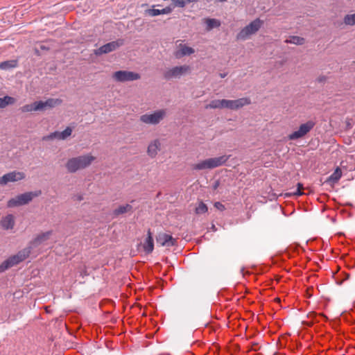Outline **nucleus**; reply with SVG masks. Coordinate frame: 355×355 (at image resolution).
<instances>
[{
    "label": "nucleus",
    "instance_id": "obj_24",
    "mask_svg": "<svg viewBox=\"0 0 355 355\" xmlns=\"http://www.w3.org/2000/svg\"><path fill=\"white\" fill-rule=\"evenodd\" d=\"M286 44H293L296 45H302L305 42V39L299 36H290L285 40Z\"/></svg>",
    "mask_w": 355,
    "mask_h": 355
},
{
    "label": "nucleus",
    "instance_id": "obj_38",
    "mask_svg": "<svg viewBox=\"0 0 355 355\" xmlns=\"http://www.w3.org/2000/svg\"><path fill=\"white\" fill-rule=\"evenodd\" d=\"M312 291H313V288L312 287L306 288V296L308 297H311L312 296V293H311Z\"/></svg>",
    "mask_w": 355,
    "mask_h": 355
},
{
    "label": "nucleus",
    "instance_id": "obj_31",
    "mask_svg": "<svg viewBox=\"0 0 355 355\" xmlns=\"http://www.w3.org/2000/svg\"><path fill=\"white\" fill-rule=\"evenodd\" d=\"M17 66V61L15 60H8L4 61L0 63V69H8L10 68H14Z\"/></svg>",
    "mask_w": 355,
    "mask_h": 355
},
{
    "label": "nucleus",
    "instance_id": "obj_19",
    "mask_svg": "<svg viewBox=\"0 0 355 355\" xmlns=\"http://www.w3.org/2000/svg\"><path fill=\"white\" fill-rule=\"evenodd\" d=\"M52 234H53L52 230L40 233L35 237V239L32 241V243L35 245H40L42 243L47 241L50 238V236H51Z\"/></svg>",
    "mask_w": 355,
    "mask_h": 355
},
{
    "label": "nucleus",
    "instance_id": "obj_36",
    "mask_svg": "<svg viewBox=\"0 0 355 355\" xmlns=\"http://www.w3.org/2000/svg\"><path fill=\"white\" fill-rule=\"evenodd\" d=\"M174 7L183 8L186 6L187 1L184 0H173Z\"/></svg>",
    "mask_w": 355,
    "mask_h": 355
},
{
    "label": "nucleus",
    "instance_id": "obj_28",
    "mask_svg": "<svg viewBox=\"0 0 355 355\" xmlns=\"http://www.w3.org/2000/svg\"><path fill=\"white\" fill-rule=\"evenodd\" d=\"M132 209V207L130 205L127 204L125 205H121V206H119L117 209H114V214L116 216H118V215L128 212V211H131Z\"/></svg>",
    "mask_w": 355,
    "mask_h": 355
},
{
    "label": "nucleus",
    "instance_id": "obj_37",
    "mask_svg": "<svg viewBox=\"0 0 355 355\" xmlns=\"http://www.w3.org/2000/svg\"><path fill=\"white\" fill-rule=\"evenodd\" d=\"M214 205L218 210L220 211H223L225 209V205L220 202H216Z\"/></svg>",
    "mask_w": 355,
    "mask_h": 355
},
{
    "label": "nucleus",
    "instance_id": "obj_29",
    "mask_svg": "<svg viewBox=\"0 0 355 355\" xmlns=\"http://www.w3.org/2000/svg\"><path fill=\"white\" fill-rule=\"evenodd\" d=\"M343 22L347 26L355 25V12L346 15L343 18Z\"/></svg>",
    "mask_w": 355,
    "mask_h": 355
},
{
    "label": "nucleus",
    "instance_id": "obj_21",
    "mask_svg": "<svg viewBox=\"0 0 355 355\" xmlns=\"http://www.w3.org/2000/svg\"><path fill=\"white\" fill-rule=\"evenodd\" d=\"M173 8L170 6L166 7L162 10L159 9H149L146 10L148 15L151 17L157 16L159 15L169 14L172 12Z\"/></svg>",
    "mask_w": 355,
    "mask_h": 355
},
{
    "label": "nucleus",
    "instance_id": "obj_3",
    "mask_svg": "<svg viewBox=\"0 0 355 355\" xmlns=\"http://www.w3.org/2000/svg\"><path fill=\"white\" fill-rule=\"evenodd\" d=\"M166 116V110L160 109L150 113L141 115L139 121L148 125H157Z\"/></svg>",
    "mask_w": 355,
    "mask_h": 355
},
{
    "label": "nucleus",
    "instance_id": "obj_27",
    "mask_svg": "<svg viewBox=\"0 0 355 355\" xmlns=\"http://www.w3.org/2000/svg\"><path fill=\"white\" fill-rule=\"evenodd\" d=\"M304 189V188L303 184L301 183H298L297 188L295 191L286 193L285 196L287 197L300 196L304 194V192H303Z\"/></svg>",
    "mask_w": 355,
    "mask_h": 355
},
{
    "label": "nucleus",
    "instance_id": "obj_15",
    "mask_svg": "<svg viewBox=\"0 0 355 355\" xmlns=\"http://www.w3.org/2000/svg\"><path fill=\"white\" fill-rule=\"evenodd\" d=\"M195 53V50L184 44L180 43L177 45V49L174 52L176 58L180 59L186 55H190Z\"/></svg>",
    "mask_w": 355,
    "mask_h": 355
},
{
    "label": "nucleus",
    "instance_id": "obj_11",
    "mask_svg": "<svg viewBox=\"0 0 355 355\" xmlns=\"http://www.w3.org/2000/svg\"><path fill=\"white\" fill-rule=\"evenodd\" d=\"M251 101L249 98L244 97L236 100H227L224 99V108L230 110H238L245 105H250Z\"/></svg>",
    "mask_w": 355,
    "mask_h": 355
},
{
    "label": "nucleus",
    "instance_id": "obj_14",
    "mask_svg": "<svg viewBox=\"0 0 355 355\" xmlns=\"http://www.w3.org/2000/svg\"><path fill=\"white\" fill-rule=\"evenodd\" d=\"M25 178V175L21 172L12 171L4 175L0 178V184H6L9 182H16Z\"/></svg>",
    "mask_w": 355,
    "mask_h": 355
},
{
    "label": "nucleus",
    "instance_id": "obj_10",
    "mask_svg": "<svg viewBox=\"0 0 355 355\" xmlns=\"http://www.w3.org/2000/svg\"><path fill=\"white\" fill-rule=\"evenodd\" d=\"M224 158L225 157H218L207 159L193 165V168L196 170H203L216 168L222 165L226 161Z\"/></svg>",
    "mask_w": 355,
    "mask_h": 355
},
{
    "label": "nucleus",
    "instance_id": "obj_33",
    "mask_svg": "<svg viewBox=\"0 0 355 355\" xmlns=\"http://www.w3.org/2000/svg\"><path fill=\"white\" fill-rule=\"evenodd\" d=\"M20 110L21 111V112L24 113L36 112L35 102L31 104H26L23 105L20 108Z\"/></svg>",
    "mask_w": 355,
    "mask_h": 355
},
{
    "label": "nucleus",
    "instance_id": "obj_32",
    "mask_svg": "<svg viewBox=\"0 0 355 355\" xmlns=\"http://www.w3.org/2000/svg\"><path fill=\"white\" fill-rule=\"evenodd\" d=\"M208 207L207 206L202 202L200 201L198 205L196 207L195 212L196 214H201L207 212Z\"/></svg>",
    "mask_w": 355,
    "mask_h": 355
},
{
    "label": "nucleus",
    "instance_id": "obj_9",
    "mask_svg": "<svg viewBox=\"0 0 355 355\" xmlns=\"http://www.w3.org/2000/svg\"><path fill=\"white\" fill-rule=\"evenodd\" d=\"M315 126V123L313 121H308L300 125L299 128L289 134L287 137L288 140H296L304 137L308 134Z\"/></svg>",
    "mask_w": 355,
    "mask_h": 355
},
{
    "label": "nucleus",
    "instance_id": "obj_7",
    "mask_svg": "<svg viewBox=\"0 0 355 355\" xmlns=\"http://www.w3.org/2000/svg\"><path fill=\"white\" fill-rule=\"evenodd\" d=\"M112 77L115 81L120 83L134 81L141 78V76L139 73L134 71L125 70L115 71L112 73Z\"/></svg>",
    "mask_w": 355,
    "mask_h": 355
},
{
    "label": "nucleus",
    "instance_id": "obj_12",
    "mask_svg": "<svg viewBox=\"0 0 355 355\" xmlns=\"http://www.w3.org/2000/svg\"><path fill=\"white\" fill-rule=\"evenodd\" d=\"M123 44V42L121 40L109 42L106 44L103 45L98 49L95 50L94 53L96 55H101L103 53H107L112 52V51L116 50L117 48H119Z\"/></svg>",
    "mask_w": 355,
    "mask_h": 355
},
{
    "label": "nucleus",
    "instance_id": "obj_43",
    "mask_svg": "<svg viewBox=\"0 0 355 355\" xmlns=\"http://www.w3.org/2000/svg\"><path fill=\"white\" fill-rule=\"evenodd\" d=\"M347 125L348 128H352L351 123L349 122L347 123Z\"/></svg>",
    "mask_w": 355,
    "mask_h": 355
},
{
    "label": "nucleus",
    "instance_id": "obj_44",
    "mask_svg": "<svg viewBox=\"0 0 355 355\" xmlns=\"http://www.w3.org/2000/svg\"><path fill=\"white\" fill-rule=\"evenodd\" d=\"M277 302H280V299L279 297L275 298V300Z\"/></svg>",
    "mask_w": 355,
    "mask_h": 355
},
{
    "label": "nucleus",
    "instance_id": "obj_2",
    "mask_svg": "<svg viewBox=\"0 0 355 355\" xmlns=\"http://www.w3.org/2000/svg\"><path fill=\"white\" fill-rule=\"evenodd\" d=\"M30 250L24 249L19 251L17 254L10 257L0 265V272L18 264L25 260L30 254Z\"/></svg>",
    "mask_w": 355,
    "mask_h": 355
},
{
    "label": "nucleus",
    "instance_id": "obj_5",
    "mask_svg": "<svg viewBox=\"0 0 355 355\" xmlns=\"http://www.w3.org/2000/svg\"><path fill=\"white\" fill-rule=\"evenodd\" d=\"M41 191L36 192H27L21 195L17 196L15 198L10 199L8 202V207H13L17 206H20L23 205H26L30 201L33 200L34 197L38 196L40 195Z\"/></svg>",
    "mask_w": 355,
    "mask_h": 355
},
{
    "label": "nucleus",
    "instance_id": "obj_42",
    "mask_svg": "<svg viewBox=\"0 0 355 355\" xmlns=\"http://www.w3.org/2000/svg\"><path fill=\"white\" fill-rule=\"evenodd\" d=\"M77 200H79V201L82 200H83L82 196H77Z\"/></svg>",
    "mask_w": 355,
    "mask_h": 355
},
{
    "label": "nucleus",
    "instance_id": "obj_1",
    "mask_svg": "<svg viewBox=\"0 0 355 355\" xmlns=\"http://www.w3.org/2000/svg\"><path fill=\"white\" fill-rule=\"evenodd\" d=\"M263 24V21L259 18L255 19L240 31L236 35V39L243 41L248 40L259 31Z\"/></svg>",
    "mask_w": 355,
    "mask_h": 355
},
{
    "label": "nucleus",
    "instance_id": "obj_34",
    "mask_svg": "<svg viewBox=\"0 0 355 355\" xmlns=\"http://www.w3.org/2000/svg\"><path fill=\"white\" fill-rule=\"evenodd\" d=\"M206 23L209 29L217 28L220 26V21L215 19H207Z\"/></svg>",
    "mask_w": 355,
    "mask_h": 355
},
{
    "label": "nucleus",
    "instance_id": "obj_13",
    "mask_svg": "<svg viewBox=\"0 0 355 355\" xmlns=\"http://www.w3.org/2000/svg\"><path fill=\"white\" fill-rule=\"evenodd\" d=\"M157 241L162 246L172 247L177 244V240L166 233H159L156 237Z\"/></svg>",
    "mask_w": 355,
    "mask_h": 355
},
{
    "label": "nucleus",
    "instance_id": "obj_18",
    "mask_svg": "<svg viewBox=\"0 0 355 355\" xmlns=\"http://www.w3.org/2000/svg\"><path fill=\"white\" fill-rule=\"evenodd\" d=\"M142 246L144 252L147 254L151 253L154 250V241L150 229H148L147 231V237L143 243Z\"/></svg>",
    "mask_w": 355,
    "mask_h": 355
},
{
    "label": "nucleus",
    "instance_id": "obj_6",
    "mask_svg": "<svg viewBox=\"0 0 355 355\" xmlns=\"http://www.w3.org/2000/svg\"><path fill=\"white\" fill-rule=\"evenodd\" d=\"M73 127L67 126L63 131H55L42 138L43 141H64L68 139L72 134Z\"/></svg>",
    "mask_w": 355,
    "mask_h": 355
},
{
    "label": "nucleus",
    "instance_id": "obj_4",
    "mask_svg": "<svg viewBox=\"0 0 355 355\" xmlns=\"http://www.w3.org/2000/svg\"><path fill=\"white\" fill-rule=\"evenodd\" d=\"M94 159V157H76L70 159L67 163V168L69 172H75L89 166Z\"/></svg>",
    "mask_w": 355,
    "mask_h": 355
},
{
    "label": "nucleus",
    "instance_id": "obj_26",
    "mask_svg": "<svg viewBox=\"0 0 355 355\" xmlns=\"http://www.w3.org/2000/svg\"><path fill=\"white\" fill-rule=\"evenodd\" d=\"M46 109L53 108L62 103V100L59 98H48L44 101Z\"/></svg>",
    "mask_w": 355,
    "mask_h": 355
},
{
    "label": "nucleus",
    "instance_id": "obj_8",
    "mask_svg": "<svg viewBox=\"0 0 355 355\" xmlns=\"http://www.w3.org/2000/svg\"><path fill=\"white\" fill-rule=\"evenodd\" d=\"M191 72V67L189 65L184 64L173 67L164 72V76L166 79L180 78L182 76L188 74Z\"/></svg>",
    "mask_w": 355,
    "mask_h": 355
},
{
    "label": "nucleus",
    "instance_id": "obj_30",
    "mask_svg": "<svg viewBox=\"0 0 355 355\" xmlns=\"http://www.w3.org/2000/svg\"><path fill=\"white\" fill-rule=\"evenodd\" d=\"M318 316H323V314H319L318 315L316 313H314V312H312V313H310L309 315H308L309 318L311 319L310 321H307V322H304L303 323L305 324L306 325H307L308 327H311L315 322H318V320H317V318Z\"/></svg>",
    "mask_w": 355,
    "mask_h": 355
},
{
    "label": "nucleus",
    "instance_id": "obj_25",
    "mask_svg": "<svg viewBox=\"0 0 355 355\" xmlns=\"http://www.w3.org/2000/svg\"><path fill=\"white\" fill-rule=\"evenodd\" d=\"M15 101V98L9 96L0 98V108H5L9 105H13Z\"/></svg>",
    "mask_w": 355,
    "mask_h": 355
},
{
    "label": "nucleus",
    "instance_id": "obj_23",
    "mask_svg": "<svg viewBox=\"0 0 355 355\" xmlns=\"http://www.w3.org/2000/svg\"><path fill=\"white\" fill-rule=\"evenodd\" d=\"M224 99L212 100L209 104L205 105V109H223Z\"/></svg>",
    "mask_w": 355,
    "mask_h": 355
},
{
    "label": "nucleus",
    "instance_id": "obj_22",
    "mask_svg": "<svg viewBox=\"0 0 355 355\" xmlns=\"http://www.w3.org/2000/svg\"><path fill=\"white\" fill-rule=\"evenodd\" d=\"M160 146H161L160 141L158 139L154 140L149 144V146L148 147V154H150L151 155H157L158 153V152L160 150Z\"/></svg>",
    "mask_w": 355,
    "mask_h": 355
},
{
    "label": "nucleus",
    "instance_id": "obj_35",
    "mask_svg": "<svg viewBox=\"0 0 355 355\" xmlns=\"http://www.w3.org/2000/svg\"><path fill=\"white\" fill-rule=\"evenodd\" d=\"M35 110L37 111H44L46 110L45 107L44 102L42 101H35Z\"/></svg>",
    "mask_w": 355,
    "mask_h": 355
},
{
    "label": "nucleus",
    "instance_id": "obj_20",
    "mask_svg": "<svg viewBox=\"0 0 355 355\" xmlns=\"http://www.w3.org/2000/svg\"><path fill=\"white\" fill-rule=\"evenodd\" d=\"M1 225L5 230L12 229L15 225V218L13 215L8 214L3 217L1 220Z\"/></svg>",
    "mask_w": 355,
    "mask_h": 355
},
{
    "label": "nucleus",
    "instance_id": "obj_16",
    "mask_svg": "<svg viewBox=\"0 0 355 355\" xmlns=\"http://www.w3.org/2000/svg\"><path fill=\"white\" fill-rule=\"evenodd\" d=\"M338 166L346 173L355 170V160L353 157H345Z\"/></svg>",
    "mask_w": 355,
    "mask_h": 355
},
{
    "label": "nucleus",
    "instance_id": "obj_39",
    "mask_svg": "<svg viewBox=\"0 0 355 355\" xmlns=\"http://www.w3.org/2000/svg\"><path fill=\"white\" fill-rule=\"evenodd\" d=\"M251 349L254 351H257L258 349V344L254 343L252 345Z\"/></svg>",
    "mask_w": 355,
    "mask_h": 355
},
{
    "label": "nucleus",
    "instance_id": "obj_17",
    "mask_svg": "<svg viewBox=\"0 0 355 355\" xmlns=\"http://www.w3.org/2000/svg\"><path fill=\"white\" fill-rule=\"evenodd\" d=\"M343 174L345 173L340 167H338V165H336L334 172L331 175H329L327 178V179L326 180V182L331 185H334L335 184H337L339 182Z\"/></svg>",
    "mask_w": 355,
    "mask_h": 355
},
{
    "label": "nucleus",
    "instance_id": "obj_41",
    "mask_svg": "<svg viewBox=\"0 0 355 355\" xmlns=\"http://www.w3.org/2000/svg\"><path fill=\"white\" fill-rule=\"evenodd\" d=\"M226 76H227L226 73H220V78H225Z\"/></svg>",
    "mask_w": 355,
    "mask_h": 355
},
{
    "label": "nucleus",
    "instance_id": "obj_40",
    "mask_svg": "<svg viewBox=\"0 0 355 355\" xmlns=\"http://www.w3.org/2000/svg\"><path fill=\"white\" fill-rule=\"evenodd\" d=\"M40 49H41L42 50H49V49L48 47H46V46H44V45H41V46H40Z\"/></svg>",
    "mask_w": 355,
    "mask_h": 355
}]
</instances>
